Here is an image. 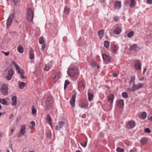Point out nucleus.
<instances>
[{
	"instance_id": "f257e3e1",
	"label": "nucleus",
	"mask_w": 152,
	"mask_h": 152,
	"mask_svg": "<svg viewBox=\"0 0 152 152\" xmlns=\"http://www.w3.org/2000/svg\"><path fill=\"white\" fill-rule=\"evenodd\" d=\"M77 72V68L72 66H69L68 68L67 72V74L70 77H73Z\"/></svg>"
},
{
	"instance_id": "f03ea898",
	"label": "nucleus",
	"mask_w": 152,
	"mask_h": 152,
	"mask_svg": "<svg viewBox=\"0 0 152 152\" xmlns=\"http://www.w3.org/2000/svg\"><path fill=\"white\" fill-rule=\"evenodd\" d=\"M34 11L31 8H28L27 11L26 19L29 21H32L34 17Z\"/></svg>"
},
{
	"instance_id": "7ed1b4c3",
	"label": "nucleus",
	"mask_w": 152,
	"mask_h": 152,
	"mask_svg": "<svg viewBox=\"0 0 152 152\" xmlns=\"http://www.w3.org/2000/svg\"><path fill=\"white\" fill-rule=\"evenodd\" d=\"M1 94L4 96H6L8 94V86L6 83H4L0 89Z\"/></svg>"
},
{
	"instance_id": "20e7f679",
	"label": "nucleus",
	"mask_w": 152,
	"mask_h": 152,
	"mask_svg": "<svg viewBox=\"0 0 152 152\" xmlns=\"http://www.w3.org/2000/svg\"><path fill=\"white\" fill-rule=\"evenodd\" d=\"M143 86V84H142L140 83L137 85L134 83L132 87L128 88L127 90L128 91H135L142 87Z\"/></svg>"
},
{
	"instance_id": "39448f33",
	"label": "nucleus",
	"mask_w": 152,
	"mask_h": 152,
	"mask_svg": "<svg viewBox=\"0 0 152 152\" xmlns=\"http://www.w3.org/2000/svg\"><path fill=\"white\" fill-rule=\"evenodd\" d=\"M52 102V97L50 96H48L46 102V106L47 108L50 109L51 107Z\"/></svg>"
},
{
	"instance_id": "423d86ee",
	"label": "nucleus",
	"mask_w": 152,
	"mask_h": 152,
	"mask_svg": "<svg viewBox=\"0 0 152 152\" xmlns=\"http://www.w3.org/2000/svg\"><path fill=\"white\" fill-rule=\"evenodd\" d=\"M14 74V71L12 69H9L7 72V74L5 78L7 80H10L12 77V76Z\"/></svg>"
},
{
	"instance_id": "0eeeda50",
	"label": "nucleus",
	"mask_w": 152,
	"mask_h": 152,
	"mask_svg": "<svg viewBox=\"0 0 152 152\" xmlns=\"http://www.w3.org/2000/svg\"><path fill=\"white\" fill-rule=\"evenodd\" d=\"M102 57L104 61L106 64H108L111 60V57L106 54H102Z\"/></svg>"
},
{
	"instance_id": "6e6552de",
	"label": "nucleus",
	"mask_w": 152,
	"mask_h": 152,
	"mask_svg": "<svg viewBox=\"0 0 152 152\" xmlns=\"http://www.w3.org/2000/svg\"><path fill=\"white\" fill-rule=\"evenodd\" d=\"M26 128L25 125H23L21 126L20 131L18 135V137H21L23 136L26 132Z\"/></svg>"
},
{
	"instance_id": "1a4fd4ad",
	"label": "nucleus",
	"mask_w": 152,
	"mask_h": 152,
	"mask_svg": "<svg viewBox=\"0 0 152 152\" xmlns=\"http://www.w3.org/2000/svg\"><path fill=\"white\" fill-rule=\"evenodd\" d=\"M14 17V14H12L8 17L7 22V27H9L10 25L12 23V19Z\"/></svg>"
},
{
	"instance_id": "9d476101",
	"label": "nucleus",
	"mask_w": 152,
	"mask_h": 152,
	"mask_svg": "<svg viewBox=\"0 0 152 152\" xmlns=\"http://www.w3.org/2000/svg\"><path fill=\"white\" fill-rule=\"evenodd\" d=\"M135 126V123L133 121H129L126 124V127L128 129H132Z\"/></svg>"
},
{
	"instance_id": "9b49d317",
	"label": "nucleus",
	"mask_w": 152,
	"mask_h": 152,
	"mask_svg": "<svg viewBox=\"0 0 152 152\" xmlns=\"http://www.w3.org/2000/svg\"><path fill=\"white\" fill-rule=\"evenodd\" d=\"M134 66L136 70H141V64L139 60H137L135 61Z\"/></svg>"
},
{
	"instance_id": "f8f14e48",
	"label": "nucleus",
	"mask_w": 152,
	"mask_h": 152,
	"mask_svg": "<svg viewBox=\"0 0 152 152\" xmlns=\"http://www.w3.org/2000/svg\"><path fill=\"white\" fill-rule=\"evenodd\" d=\"M65 124V123L63 121L58 122L57 125L56 127V130H59L62 128Z\"/></svg>"
},
{
	"instance_id": "ddd939ff",
	"label": "nucleus",
	"mask_w": 152,
	"mask_h": 152,
	"mask_svg": "<svg viewBox=\"0 0 152 152\" xmlns=\"http://www.w3.org/2000/svg\"><path fill=\"white\" fill-rule=\"evenodd\" d=\"M76 97V95L74 94L71 97V99H70V103L72 107H74L75 105V98Z\"/></svg>"
},
{
	"instance_id": "4468645a",
	"label": "nucleus",
	"mask_w": 152,
	"mask_h": 152,
	"mask_svg": "<svg viewBox=\"0 0 152 152\" xmlns=\"http://www.w3.org/2000/svg\"><path fill=\"white\" fill-rule=\"evenodd\" d=\"M85 82L83 81H80L78 83V88H81L82 89L85 88Z\"/></svg>"
},
{
	"instance_id": "2eb2a0df",
	"label": "nucleus",
	"mask_w": 152,
	"mask_h": 152,
	"mask_svg": "<svg viewBox=\"0 0 152 152\" xmlns=\"http://www.w3.org/2000/svg\"><path fill=\"white\" fill-rule=\"evenodd\" d=\"M29 58L32 60L34 58V50L31 48H30L29 52Z\"/></svg>"
},
{
	"instance_id": "dca6fc26",
	"label": "nucleus",
	"mask_w": 152,
	"mask_h": 152,
	"mask_svg": "<svg viewBox=\"0 0 152 152\" xmlns=\"http://www.w3.org/2000/svg\"><path fill=\"white\" fill-rule=\"evenodd\" d=\"M115 8L116 9H120L121 8V4L120 1H115Z\"/></svg>"
},
{
	"instance_id": "f3484780",
	"label": "nucleus",
	"mask_w": 152,
	"mask_h": 152,
	"mask_svg": "<svg viewBox=\"0 0 152 152\" xmlns=\"http://www.w3.org/2000/svg\"><path fill=\"white\" fill-rule=\"evenodd\" d=\"M122 29L120 27H117L114 30V33L116 35L119 34L121 32Z\"/></svg>"
},
{
	"instance_id": "a211bd4d",
	"label": "nucleus",
	"mask_w": 152,
	"mask_h": 152,
	"mask_svg": "<svg viewBox=\"0 0 152 152\" xmlns=\"http://www.w3.org/2000/svg\"><path fill=\"white\" fill-rule=\"evenodd\" d=\"M117 104L118 107L120 108L123 107L124 105V100L121 99L118 101L117 102Z\"/></svg>"
},
{
	"instance_id": "6ab92c4d",
	"label": "nucleus",
	"mask_w": 152,
	"mask_h": 152,
	"mask_svg": "<svg viewBox=\"0 0 152 152\" xmlns=\"http://www.w3.org/2000/svg\"><path fill=\"white\" fill-rule=\"evenodd\" d=\"M114 96V95L112 94H110L108 97V102L110 104H112L113 103Z\"/></svg>"
},
{
	"instance_id": "aec40b11",
	"label": "nucleus",
	"mask_w": 152,
	"mask_h": 152,
	"mask_svg": "<svg viewBox=\"0 0 152 152\" xmlns=\"http://www.w3.org/2000/svg\"><path fill=\"white\" fill-rule=\"evenodd\" d=\"M61 74L60 72L56 73L54 77L53 81L54 82H56V80H58L61 76Z\"/></svg>"
},
{
	"instance_id": "412c9836",
	"label": "nucleus",
	"mask_w": 152,
	"mask_h": 152,
	"mask_svg": "<svg viewBox=\"0 0 152 152\" xmlns=\"http://www.w3.org/2000/svg\"><path fill=\"white\" fill-rule=\"evenodd\" d=\"M111 49L113 53H115L118 50V48L117 45H112Z\"/></svg>"
},
{
	"instance_id": "4be33fe9",
	"label": "nucleus",
	"mask_w": 152,
	"mask_h": 152,
	"mask_svg": "<svg viewBox=\"0 0 152 152\" xmlns=\"http://www.w3.org/2000/svg\"><path fill=\"white\" fill-rule=\"evenodd\" d=\"M17 98L15 96H13L12 98V106H15L17 103Z\"/></svg>"
},
{
	"instance_id": "5701e85b",
	"label": "nucleus",
	"mask_w": 152,
	"mask_h": 152,
	"mask_svg": "<svg viewBox=\"0 0 152 152\" xmlns=\"http://www.w3.org/2000/svg\"><path fill=\"white\" fill-rule=\"evenodd\" d=\"M138 48L137 44H134L131 47L130 50H133L135 51H137V50Z\"/></svg>"
},
{
	"instance_id": "b1692460",
	"label": "nucleus",
	"mask_w": 152,
	"mask_h": 152,
	"mask_svg": "<svg viewBox=\"0 0 152 152\" xmlns=\"http://www.w3.org/2000/svg\"><path fill=\"white\" fill-rule=\"evenodd\" d=\"M104 32V30H102L100 31L98 33V36L101 39L103 37Z\"/></svg>"
},
{
	"instance_id": "393cba45",
	"label": "nucleus",
	"mask_w": 152,
	"mask_h": 152,
	"mask_svg": "<svg viewBox=\"0 0 152 152\" xmlns=\"http://www.w3.org/2000/svg\"><path fill=\"white\" fill-rule=\"evenodd\" d=\"M147 116V114L145 112H143L139 116V118L144 119Z\"/></svg>"
},
{
	"instance_id": "a878e982",
	"label": "nucleus",
	"mask_w": 152,
	"mask_h": 152,
	"mask_svg": "<svg viewBox=\"0 0 152 152\" xmlns=\"http://www.w3.org/2000/svg\"><path fill=\"white\" fill-rule=\"evenodd\" d=\"M18 50L20 53H23V49L21 45H19L18 48Z\"/></svg>"
},
{
	"instance_id": "bb28decb",
	"label": "nucleus",
	"mask_w": 152,
	"mask_h": 152,
	"mask_svg": "<svg viewBox=\"0 0 152 152\" xmlns=\"http://www.w3.org/2000/svg\"><path fill=\"white\" fill-rule=\"evenodd\" d=\"M12 63L14 64L18 73H20V71L21 70L19 66L13 61L12 62Z\"/></svg>"
},
{
	"instance_id": "cd10ccee",
	"label": "nucleus",
	"mask_w": 152,
	"mask_h": 152,
	"mask_svg": "<svg viewBox=\"0 0 152 152\" xmlns=\"http://www.w3.org/2000/svg\"><path fill=\"white\" fill-rule=\"evenodd\" d=\"M51 64V62H49L48 64L45 66L44 70L46 71H48L50 67V66Z\"/></svg>"
},
{
	"instance_id": "c85d7f7f",
	"label": "nucleus",
	"mask_w": 152,
	"mask_h": 152,
	"mask_svg": "<svg viewBox=\"0 0 152 152\" xmlns=\"http://www.w3.org/2000/svg\"><path fill=\"white\" fill-rule=\"evenodd\" d=\"M46 119L47 121L49 122V124L51 126L52 123L51 122V118L50 116L48 115H47Z\"/></svg>"
},
{
	"instance_id": "c756f323",
	"label": "nucleus",
	"mask_w": 152,
	"mask_h": 152,
	"mask_svg": "<svg viewBox=\"0 0 152 152\" xmlns=\"http://www.w3.org/2000/svg\"><path fill=\"white\" fill-rule=\"evenodd\" d=\"M140 142L143 145H144L147 143L148 141L146 138L144 137L141 139Z\"/></svg>"
},
{
	"instance_id": "7c9ffc66",
	"label": "nucleus",
	"mask_w": 152,
	"mask_h": 152,
	"mask_svg": "<svg viewBox=\"0 0 152 152\" xmlns=\"http://www.w3.org/2000/svg\"><path fill=\"white\" fill-rule=\"evenodd\" d=\"M79 106L81 108L86 109L88 107V104L82 103L80 104Z\"/></svg>"
},
{
	"instance_id": "2f4dec72",
	"label": "nucleus",
	"mask_w": 152,
	"mask_h": 152,
	"mask_svg": "<svg viewBox=\"0 0 152 152\" xmlns=\"http://www.w3.org/2000/svg\"><path fill=\"white\" fill-rule=\"evenodd\" d=\"M64 13L67 15L69 14L70 12V9L66 6L64 8Z\"/></svg>"
},
{
	"instance_id": "473e14b6",
	"label": "nucleus",
	"mask_w": 152,
	"mask_h": 152,
	"mask_svg": "<svg viewBox=\"0 0 152 152\" xmlns=\"http://www.w3.org/2000/svg\"><path fill=\"white\" fill-rule=\"evenodd\" d=\"M130 2V7L132 8H134L135 5L136 3L134 0H129Z\"/></svg>"
},
{
	"instance_id": "72a5a7b5",
	"label": "nucleus",
	"mask_w": 152,
	"mask_h": 152,
	"mask_svg": "<svg viewBox=\"0 0 152 152\" xmlns=\"http://www.w3.org/2000/svg\"><path fill=\"white\" fill-rule=\"evenodd\" d=\"M88 99L89 101H91L93 100L94 95L91 93H88Z\"/></svg>"
},
{
	"instance_id": "f704fd0d",
	"label": "nucleus",
	"mask_w": 152,
	"mask_h": 152,
	"mask_svg": "<svg viewBox=\"0 0 152 152\" xmlns=\"http://www.w3.org/2000/svg\"><path fill=\"white\" fill-rule=\"evenodd\" d=\"M0 102L3 104L4 105H7V102L4 99H0Z\"/></svg>"
},
{
	"instance_id": "c9c22d12",
	"label": "nucleus",
	"mask_w": 152,
	"mask_h": 152,
	"mask_svg": "<svg viewBox=\"0 0 152 152\" xmlns=\"http://www.w3.org/2000/svg\"><path fill=\"white\" fill-rule=\"evenodd\" d=\"M110 45V43L109 41H105L104 42V46L106 48H109Z\"/></svg>"
},
{
	"instance_id": "e433bc0d",
	"label": "nucleus",
	"mask_w": 152,
	"mask_h": 152,
	"mask_svg": "<svg viewBox=\"0 0 152 152\" xmlns=\"http://www.w3.org/2000/svg\"><path fill=\"white\" fill-rule=\"evenodd\" d=\"M25 86V83L23 82H21L19 83V88L20 89H23Z\"/></svg>"
},
{
	"instance_id": "4c0bfd02",
	"label": "nucleus",
	"mask_w": 152,
	"mask_h": 152,
	"mask_svg": "<svg viewBox=\"0 0 152 152\" xmlns=\"http://www.w3.org/2000/svg\"><path fill=\"white\" fill-rule=\"evenodd\" d=\"M122 97L125 99H126L128 97V94L126 92H123L122 94Z\"/></svg>"
},
{
	"instance_id": "58836bf2",
	"label": "nucleus",
	"mask_w": 152,
	"mask_h": 152,
	"mask_svg": "<svg viewBox=\"0 0 152 152\" xmlns=\"http://www.w3.org/2000/svg\"><path fill=\"white\" fill-rule=\"evenodd\" d=\"M20 74V77L23 79L25 78L26 77L24 76V71L22 70V71H20V73H18Z\"/></svg>"
},
{
	"instance_id": "ea45409f",
	"label": "nucleus",
	"mask_w": 152,
	"mask_h": 152,
	"mask_svg": "<svg viewBox=\"0 0 152 152\" xmlns=\"http://www.w3.org/2000/svg\"><path fill=\"white\" fill-rule=\"evenodd\" d=\"M135 80V77L134 76H132L131 77L130 80V84L133 83L134 84V83L135 81L134 80Z\"/></svg>"
},
{
	"instance_id": "a19ab883",
	"label": "nucleus",
	"mask_w": 152,
	"mask_h": 152,
	"mask_svg": "<svg viewBox=\"0 0 152 152\" xmlns=\"http://www.w3.org/2000/svg\"><path fill=\"white\" fill-rule=\"evenodd\" d=\"M134 34V33L133 31H131L127 35V36L129 38H131L133 36Z\"/></svg>"
},
{
	"instance_id": "79ce46f5",
	"label": "nucleus",
	"mask_w": 152,
	"mask_h": 152,
	"mask_svg": "<svg viewBox=\"0 0 152 152\" xmlns=\"http://www.w3.org/2000/svg\"><path fill=\"white\" fill-rule=\"evenodd\" d=\"M39 42L40 44H43L44 43V39L43 37H40L39 39Z\"/></svg>"
},
{
	"instance_id": "37998d69",
	"label": "nucleus",
	"mask_w": 152,
	"mask_h": 152,
	"mask_svg": "<svg viewBox=\"0 0 152 152\" xmlns=\"http://www.w3.org/2000/svg\"><path fill=\"white\" fill-rule=\"evenodd\" d=\"M87 143V141H84L83 142L80 143V144L83 147L85 148L86 147Z\"/></svg>"
},
{
	"instance_id": "c03bdc74",
	"label": "nucleus",
	"mask_w": 152,
	"mask_h": 152,
	"mask_svg": "<svg viewBox=\"0 0 152 152\" xmlns=\"http://www.w3.org/2000/svg\"><path fill=\"white\" fill-rule=\"evenodd\" d=\"M116 151L117 152H124V150L121 148L120 147H118L116 149Z\"/></svg>"
},
{
	"instance_id": "a18cd8bd",
	"label": "nucleus",
	"mask_w": 152,
	"mask_h": 152,
	"mask_svg": "<svg viewBox=\"0 0 152 152\" xmlns=\"http://www.w3.org/2000/svg\"><path fill=\"white\" fill-rule=\"evenodd\" d=\"M37 110L34 106H32V113L34 114L36 113Z\"/></svg>"
},
{
	"instance_id": "49530a36",
	"label": "nucleus",
	"mask_w": 152,
	"mask_h": 152,
	"mask_svg": "<svg viewBox=\"0 0 152 152\" xmlns=\"http://www.w3.org/2000/svg\"><path fill=\"white\" fill-rule=\"evenodd\" d=\"M12 1L14 4L16 5L20 2V1L19 0H12Z\"/></svg>"
},
{
	"instance_id": "de8ad7c7",
	"label": "nucleus",
	"mask_w": 152,
	"mask_h": 152,
	"mask_svg": "<svg viewBox=\"0 0 152 152\" xmlns=\"http://www.w3.org/2000/svg\"><path fill=\"white\" fill-rule=\"evenodd\" d=\"M144 131L145 132L148 133H149L151 132L150 129L148 128H146L145 129Z\"/></svg>"
},
{
	"instance_id": "09e8293b",
	"label": "nucleus",
	"mask_w": 152,
	"mask_h": 152,
	"mask_svg": "<svg viewBox=\"0 0 152 152\" xmlns=\"http://www.w3.org/2000/svg\"><path fill=\"white\" fill-rule=\"evenodd\" d=\"M113 20L115 21H118L119 19V17L117 16H114L113 18Z\"/></svg>"
},
{
	"instance_id": "8fccbe9b",
	"label": "nucleus",
	"mask_w": 152,
	"mask_h": 152,
	"mask_svg": "<svg viewBox=\"0 0 152 152\" xmlns=\"http://www.w3.org/2000/svg\"><path fill=\"white\" fill-rule=\"evenodd\" d=\"M47 135L48 138H50L51 136V134L50 132H49L47 133Z\"/></svg>"
},
{
	"instance_id": "3c124183",
	"label": "nucleus",
	"mask_w": 152,
	"mask_h": 152,
	"mask_svg": "<svg viewBox=\"0 0 152 152\" xmlns=\"http://www.w3.org/2000/svg\"><path fill=\"white\" fill-rule=\"evenodd\" d=\"M30 124L32 125V127H34L35 126V123L34 121H31L30 123Z\"/></svg>"
},
{
	"instance_id": "603ef678",
	"label": "nucleus",
	"mask_w": 152,
	"mask_h": 152,
	"mask_svg": "<svg viewBox=\"0 0 152 152\" xmlns=\"http://www.w3.org/2000/svg\"><path fill=\"white\" fill-rule=\"evenodd\" d=\"M147 3L150 4H152V0H147Z\"/></svg>"
},
{
	"instance_id": "864d4df0",
	"label": "nucleus",
	"mask_w": 152,
	"mask_h": 152,
	"mask_svg": "<svg viewBox=\"0 0 152 152\" xmlns=\"http://www.w3.org/2000/svg\"><path fill=\"white\" fill-rule=\"evenodd\" d=\"M69 82L68 80H65L64 84L67 86L68 85L69 83Z\"/></svg>"
},
{
	"instance_id": "5fc2aeb1",
	"label": "nucleus",
	"mask_w": 152,
	"mask_h": 152,
	"mask_svg": "<svg viewBox=\"0 0 152 152\" xmlns=\"http://www.w3.org/2000/svg\"><path fill=\"white\" fill-rule=\"evenodd\" d=\"M42 44V50H43L45 48V45L44 43Z\"/></svg>"
},
{
	"instance_id": "6e6d98bb",
	"label": "nucleus",
	"mask_w": 152,
	"mask_h": 152,
	"mask_svg": "<svg viewBox=\"0 0 152 152\" xmlns=\"http://www.w3.org/2000/svg\"><path fill=\"white\" fill-rule=\"evenodd\" d=\"M90 65L92 67H94L95 66V62H94L93 63H91Z\"/></svg>"
},
{
	"instance_id": "4d7b16f0",
	"label": "nucleus",
	"mask_w": 152,
	"mask_h": 152,
	"mask_svg": "<svg viewBox=\"0 0 152 152\" xmlns=\"http://www.w3.org/2000/svg\"><path fill=\"white\" fill-rule=\"evenodd\" d=\"M3 52L4 53V55L6 56H7L9 55V53H8L4 52V51H3Z\"/></svg>"
},
{
	"instance_id": "13d9d810",
	"label": "nucleus",
	"mask_w": 152,
	"mask_h": 152,
	"mask_svg": "<svg viewBox=\"0 0 152 152\" xmlns=\"http://www.w3.org/2000/svg\"><path fill=\"white\" fill-rule=\"evenodd\" d=\"M112 75L114 77H116L117 76V74L115 73H113Z\"/></svg>"
},
{
	"instance_id": "bf43d9fd",
	"label": "nucleus",
	"mask_w": 152,
	"mask_h": 152,
	"mask_svg": "<svg viewBox=\"0 0 152 152\" xmlns=\"http://www.w3.org/2000/svg\"><path fill=\"white\" fill-rule=\"evenodd\" d=\"M81 117L83 118H85L86 117V115L85 114H83Z\"/></svg>"
},
{
	"instance_id": "052dcab7",
	"label": "nucleus",
	"mask_w": 152,
	"mask_h": 152,
	"mask_svg": "<svg viewBox=\"0 0 152 152\" xmlns=\"http://www.w3.org/2000/svg\"><path fill=\"white\" fill-rule=\"evenodd\" d=\"M13 117V115L12 114H11L10 116L9 117V118L10 119H12V117Z\"/></svg>"
},
{
	"instance_id": "680f3d73",
	"label": "nucleus",
	"mask_w": 152,
	"mask_h": 152,
	"mask_svg": "<svg viewBox=\"0 0 152 152\" xmlns=\"http://www.w3.org/2000/svg\"><path fill=\"white\" fill-rule=\"evenodd\" d=\"M67 87V86L66 85H65V84L64 85V89H65Z\"/></svg>"
},
{
	"instance_id": "e2e57ef3",
	"label": "nucleus",
	"mask_w": 152,
	"mask_h": 152,
	"mask_svg": "<svg viewBox=\"0 0 152 152\" xmlns=\"http://www.w3.org/2000/svg\"><path fill=\"white\" fill-rule=\"evenodd\" d=\"M130 152H135L132 149L130 151Z\"/></svg>"
},
{
	"instance_id": "0e129e2a",
	"label": "nucleus",
	"mask_w": 152,
	"mask_h": 152,
	"mask_svg": "<svg viewBox=\"0 0 152 152\" xmlns=\"http://www.w3.org/2000/svg\"><path fill=\"white\" fill-rule=\"evenodd\" d=\"M149 120L151 121H152V116L150 117V118L149 119Z\"/></svg>"
},
{
	"instance_id": "69168bd1",
	"label": "nucleus",
	"mask_w": 152,
	"mask_h": 152,
	"mask_svg": "<svg viewBox=\"0 0 152 152\" xmlns=\"http://www.w3.org/2000/svg\"><path fill=\"white\" fill-rule=\"evenodd\" d=\"M144 79V77H143L141 79H140V80L141 81V80H143Z\"/></svg>"
},
{
	"instance_id": "338daca9",
	"label": "nucleus",
	"mask_w": 152,
	"mask_h": 152,
	"mask_svg": "<svg viewBox=\"0 0 152 152\" xmlns=\"http://www.w3.org/2000/svg\"><path fill=\"white\" fill-rule=\"evenodd\" d=\"M146 68H145L144 69V70H143V72H145L146 70Z\"/></svg>"
},
{
	"instance_id": "774afa93",
	"label": "nucleus",
	"mask_w": 152,
	"mask_h": 152,
	"mask_svg": "<svg viewBox=\"0 0 152 152\" xmlns=\"http://www.w3.org/2000/svg\"><path fill=\"white\" fill-rule=\"evenodd\" d=\"M14 131V129H12L11 130V131L12 132H13Z\"/></svg>"
}]
</instances>
